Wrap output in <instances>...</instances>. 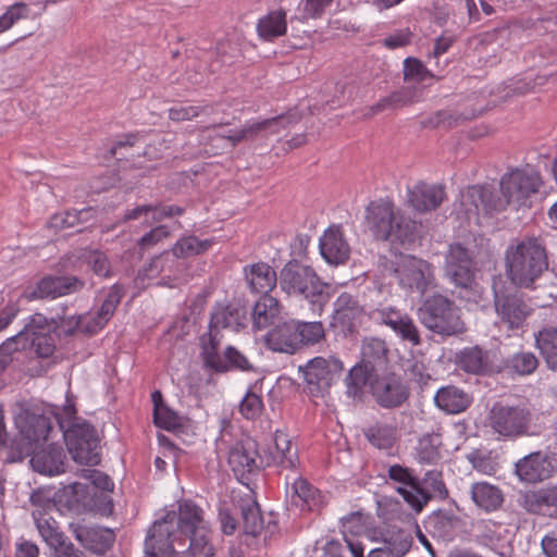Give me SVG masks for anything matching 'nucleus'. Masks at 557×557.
<instances>
[{"mask_svg": "<svg viewBox=\"0 0 557 557\" xmlns=\"http://www.w3.org/2000/svg\"><path fill=\"white\" fill-rule=\"evenodd\" d=\"M420 482L423 488H428V491L432 493L433 498L445 500L449 497V492L443 480V474L441 471H428Z\"/></svg>", "mask_w": 557, "mask_h": 557, "instance_id": "nucleus-58", "label": "nucleus"}, {"mask_svg": "<svg viewBox=\"0 0 557 557\" xmlns=\"http://www.w3.org/2000/svg\"><path fill=\"white\" fill-rule=\"evenodd\" d=\"M456 366L466 373L492 375L502 372L496 352L479 345L465 347L455 355Z\"/></svg>", "mask_w": 557, "mask_h": 557, "instance_id": "nucleus-19", "label": "nucleus"}, {"mask_svg": "<svg viewBox=\"0 0 557 557\" xmlns=\"http://www.w3.org/2000/svg\"><path fill=\"white\" fill-rule=\"evenodd\" d=\"M124 296V287L119 284H114L106 299L103 300L101 307L99 310L95 313L98 318H100L106 324L110 321L112 315L114 314V311L119 304L121 302V299Z\"/></svg>", "mask_w": 557, "mask_h": 557, "instance_id": "nucleus-55", "label": "nucleus"}, {"mask_svg": "<svg viewBox=\"0 0 557 557\" xmlns=\"http://www.w3.org/2000/svg\"><path fill=\"white\" fill-rule=\"evenodd\" d=\"M280 312L281 305L275 297L261 295L252 308L251 320L257 329H265L274 323Z\"/></svg>", "mask_w": 557, "mask_h": 557, "instance_id": "nucleus-38", "label": "nucleus"}, {"mask_svg": "<svg viewBox=\"0 0 557 557\" xmlns=\"http://www.w3.org/2000/svg\"><path fill=\"white\" fill-rule=\"evenodd\" d=\"M467 460L471 463L472 468L476 471L492 475L497 470V465L494 462L488 454H484L479 449H474L467 455Z\"/></svg>", "mask_w": 557, "mask_h": 557, "instance_id": "nucleus-64", "label": "nucleus"}, {"mask_svg": "<svg viewBox=\"0 0 557 557\" xmlns=\"http://www.w3.org/2000/svg\"><path fill=\"white\" fill-rule=\"evenodd\" d=\"M367 441L379 449H389L397 441V430L394 425L384 422H375L362 429Z\"/></svg>", "mask_w": 557, "mask_h": 557, "instance_id": "nucleus-43", "label": "nucleus"}, {"mask_svg": "<svg viewBox=\"0 0 557 557\" xmlns=\"http://www.w3.org/2000/svg\"><path fill=\"white\" fill-rule=\"evenodd\" d=\"M171 513L175 516L173 532L177 545L184 547L189 543V547L200 552L203 557H213L214 547L210 543V530L202 508L190 499H184L178 503L177 511H169L165 516Z\"/></svg>", "mask_w": 557, "mask_h": 557, "instance_id": "nucleus-4", "label": "nucleus"}, {"mask_svg": "<svg viewBox=\"0 0 557 557\" xmlns=\"http://www.w3.org/2000/svg\"><path fill=\"white\" fill-rule=\"evenodd\" d=\"M319 247L321 256L330 264H343L349 259L350 247L341 225H331L320 238Z\"/></svg>", "mask_w": 557, "mask_h": 557, "instance_id": "nucleus-24", "label": "nucleus"}, {"mask_svg": "<svg viewBox=\"0 0 557 557\" xmlns=\"http://www.w3.org/2000/svg\"><path fill=\"white\" fill-rule=\"evenodd\" d=\"M539 349L547 369L557 372V324H545L534 333Z\"/></svg>", "mask_w": 557, "mask_h": 557, "instance_id": "nucleus-33", "label": "nucleus"}, {"mask_svg": "<svg viewBox=\"0 0 557 557\" xmlns=\"http://www.w3.org/2000/svg\"><path fill=\"white\" fill-rule=\"evenodd\" d=\"M385 548L393 557H403L411 547V536L403 530L392 533L388 539H385Z\"/></svg>", "mask_w": 557, "mask_h": 557, "instance_id": "nucleus-60", "label": "nucleus"}, {"mask_svg": "<svg viewBox=\"0 0 557 557\" xmlns=\"http://www.w3.org/2000/svg\"><path fill=\"white\" fill-rule=\"evenodd\" d=\"M55 420L73 460L81 465L97 466L100 463V446L97 431L89 422L76 417L73 404L63 408V416L55 414Z\"/></svg>", "mask_w": 557, "mask_h": 557, "instance_id": "nucleus-3", "label": "nucleus"}, {"mask_svg": "<svg viewBox=\"0 0 557 557\" xmlns=\"http://www.w3.org/2000/svg\"><path fill=\"white\" fill-rule=\"evenodd\" d=\"M173 513L157 520L150 527L145 540V557H196L203 555L189 547L177 545L176 534L173 532Z\"/></svg>", "mask_w": 557, "mask_h": 557, "instance_id": "nucleus-8", "label": "nucleus"}, {"mask_svg": "<svg viewBox=\"0 0 557 557\" xmlns=\"http://www.w3.org/2000/svg\"><path fill=\"white\" fill-rule=\"evenodd\" d=\"M542 180L539 172L531 169H516L503 175L499 191L488 186H470L463 195V203L473 206L475 214H492L511 206L518 210L530 207V197L539 193Z\"/></svg>", "mask_w": 557, "mask_h": 557, "instance_id": "nucleus-1", "label": "nucleus"}, {"mask_svg": "<svg viewBox=\"0 0 557 557\" xmlns=\"http://www.w3.org/2000/svg\"><path fill=\"white\" fill-rule=\"evenodd\" d=\"M297 331L294 319L275 324L265 335L267 348L276 352L295 354L300 349Z\"/></svg>", "mask_w": 557, "mask_h": 557, "instance_id": "nucleus-25", "label": "nucleus"}, {"mask_svg": "<svg viewBox=\"0 0 557 557\" xmlns=\"http://www.w3.org/2000/svg\"><path fill=\"white\" fill-rule=\"evenodd\" d=\"M228 465L238 481L248 486L250 481L271 462L259 455L256 441L246 438L231 448Z\"/></svg>", "mask_w": 557, "mask_h": 557, "instance_id": "nucleus-14", "label": "nucleus"}, {"mask_svg": "<svg viewBox=\"0 0 557 557\" xmlns=\"http://www.w3.org/2000/svg\"><path fill=\"white\" fill-rule=\"evenodd\" d=\"M65 461L66 454L63 447L58 444H49L34 453L29 462L34 471L53 476L65 472Z\"/></svg>", "mask_w": 557, "mask_h": 557, "instance_id": "nucleus-27", "label": "nucleus"}, {"mask_svg": "<svg viewBox=\"0 0 557 557\" xmlns=\"http://www.w3.org/2000/svg\"><path fill=\"white\" fill-rule=\"evenodd\" d=\"M396 492L403 496L404 500L417 513L421 512L423 508L433 499L432 493L428 488H423L420 480L414 486L397 487Z\"/></svg>", "mask_w": 557, "mask_h": 557, "instance_id": "nucleus-49", "label": "nucleus"}, {"mask_svg": "<svg viewBox=\"0 0 557 557\" xmlns=\"http://www.w3.org/2000/svg\"><path fill=\"white\" fill-rule=\"evenodd\" d=\"M66 307L62 308V311L65 312ZM55 326L54 332L60 331V335L64 336H73L77 332H81V325L83 323V314H74L71 317H66L64 313L58 314L54 317Z\"/></svg>", "mask_w": 557, "mask_h": 557, "instance_id": "nucleus-61", "label": "nucleus"}, {"mask_svg": "<svg viewBox=\"0 0 557 557\" xmlns=\"http://www.w3.org/2000/svg\"><path fill=\"white\" fill-rule=\"evenodd\" d=\"M213 245V239H199L195 235L183 236L172 247L171 251H164L160 256L153 258L149 263L148 272L149 275L154 273H169V275L178 271L183 263L180 261L181 258H190L199 256L208 251Z\"/></svg>", "mask_w": 557, "mask_h": 557, "instance_id": "nucleus-12", "label": "nucleus"}, {"mask_svg": "<svg viewBox=\"0 0 557 557\" xmlns=\"http://www.w3.org/2000/svg\"><path fill=\"white\" fill-rule=\"evenodd\" d=\"M522 507L530 513H541L544 508L553 507L557 509V485H549L525 493Z\"/></svg>", "mask_w": 557, "mask_h": 557, "instance_id": "nucleus-40", "label": "nucleus"}, {"mask_svg": "<svg viewBox=\"0 0 557 557\" xmlns=\"http://www.w3.org/2000/svg\"><path fill=\"white\" fill-rule=\"evenodd\" d=\"M389 349L386 342L379 337L364 338L361 345V361L370 371L384 370L388 364Z\"/></svg>", "mask_w": 557, "mask_h": 557, "instance_id": "nucleus-31", "label": "nucleus"}, {"mask_svg": "<svg viewBox=\"0 0 557 557\" xmlns=\"http://www.w3.org/2000/svg\"><path fill=\"white\" fill-rule=\"evenodd\" d=\"M371 395L384 409L403 406L409 398L410 389L401 376L395 372L377 373L371 382Z\"/></svg>", "mask_w": 557, "mask_h": 557, "instance_id": "nucleus-15", "label": "nucleus"}, {"mask_svg": "<svg viewBox=\"0 0 557 557\" xmlns=\"http://www.w3.org/2000/svg\"><path fill=\"white\" fill-rule=\"evenodd\" d=\"M327 500L308 480L299 476L292 484L290 504L301 511H319Z\"/></svg>", "mask_w": 557, "mask_h": 557, "instance_id": "nucleus-28", "label": "nucleus"}, {"mask_svg": "<svg viewBox=\"0 0 557 557\" xmlns=\"http://www.w3.org/2000/svg\"><path fill=\"white\" fill-rule=\"evenodd\" d=\"M153 422L158 428L173 431L182 426V419L173 409L168 405L154 410Z\"/></svg>", "mask_w": 557, "mask_h": 557, "instance_id": "nucleus-62", "label": "nucleus"}, {"mask_svg": "<svg viewBox=\"0 0 557 557\" xmlns=\"http://www.w3.org/2000/svg\"><path fill=\"white\" fill-rule=\"evenodd\" d=\"M376 374L377 371H370L360 362L354 366L345 377L346 395L349 398L361 400L364 386L368 385L371 391V382Z\"/></svg>", "mask_w": 557, "mask_h": 557, "instance_id": "nucleus-37", "label": "nucleus"}, {"mask_svg": "<svg viewBox=\"0 0 557 557\" xmlns=\"http://www.w3.org/2000/svg\"><path fill=\"white\" fill-rule=\"evenodd\" d=\"M404 79L408 83H422L433 77L422 61L417 58L408 57L404 61Z\"/></svg>", "mask_w": 557, "mask_h": 557, "instance_id": "nucleus-56", "label": "nucleus"}, {"mask_svg": "<svg viewBox=\"0 0 557 557\" xmlns=\"http://www.w3.org/2000/svg\"><path fill=\"white\" fill-rule=\"evenodd\" d=\"M298 329L299 348L319 343L325 336V330L321 322H305L296 320Z\"/></svg>", "mask_w": 557, "mask_h": 557, "instance_id": "nucleus-51", "label": "nucleus"}, {"mask_svg": "<svg viewBox=\"0 0 557 557\" xmlns=\"http://www.w3.org/2000/svg\"><path fill=\"white\" fill-rule=\"evenodd\" d=\"M420 227V223L398 211L392 225L391 238L387 242L401 245L412 244L419 237Z\"/></svg>", "mask_w": 557, "mask_h": 557, "instance_id": "nucleus-41", "label": "nucleus"}, {"mask_svg": "<svg viewBox=\"0 0 557 557\" xmlns=\"http://www.w3.org/2000/svg\"><path fill=\"white\" fill-rule=\"evenodd\" d=\"M264 409L262 396L249 388L239 403L238 411L246 420L258 419Z\"/></svg>", "mask_w": 557, "mask_h": 557, "instance_id": "nucleus-52", "label": "nucleus"}, {"mask_svg": "<svg viewBox=\"0 0 557 557\" xmlns=\"http://www.w3.org/2000/svg\"><path fill=\"white\" fill-rule=\"evenodd\" d=\"M54 318L48 319L42 313H34L25 323L24 327L17 333V337L29 338L37 335H45L54 332Z\"/></svg>", "mask_w": 557, "mask_h": 557, "instance_id": "nucleus-50", "label": "nucleus"}, {"mask_svg": "<svg viewBox=\"0 0 557 557\" xmlns=\"http://www.w3.org/2000/svg\"><path fill=\"white\" fill-rule=\"evenodd\" d=\"M69 529L85 549L98 556L110 550L115 542V533L109 528L72 522Z\"/></svg>", "mask_w": 557, "mask_h": 557, "instance_id": "nucleus-21", "label": "nucleus"}, {"mask_svg": "<svg viewBox=\"0 0 557 557\" xmlns=\"http://www.w3.org/2000/svg\"><path fill=\"white\" fill-rule=\"evenodd\" d=\"M414 101L416 89L411 87H403L380 99V101L373 104L370 110L372 114H377L384 110H396L404 108L413 103Z\"/></svg>", "mask_w": 557, "mask_h": 557, "instance_id": "nucleus-48", "label": "nucleus"}, {"mask_svg": "<svg viewBox=\"0 0 557 557\" xmlns=\"http://www.w3.org/2000/svg\"><path fill=\"white\" fill-rule=\"evenodd\" d=\"M397 212L394 203L388 200L380 199L369 203L366 209V221L376 240L387 242L391 238V230Z\"/></svg>", "mask_w": 557, "mask_h": 557, "instance_id": "nucleus-23", "label": "nucleus"}, {"mask_svg": "<svg viewBox=\"0 0 557 557\" xmlns=\"http://www.w3.org/2000/svg\"><path fill=\"white\" fill-rule=\"evenodd\" d=\"M220 329L211 326V323H209V331L203 334L200 338L201 344V359L203 367L208 370L211 368H216V364L214 366L215 361L220 358L219 354V347L221 344V334Z\"/></svg>", "mask_w": 557, "mask_h": 557, "instance_id": "nucleus-47", "label": "nucleus"}, {"mask_svg": "<svg viewBox=\"0 0 557 557\" xmlns=\"http://www.w3.org/2000/svg\"><path fill=\"white\" fill-rule=\"evenodd\" d=\"M418 318L422 325L443 337L456 336L466 331L456 302L441 293L426 297L418 308Z\"/></svg>", "mask_w": 557, "mask_h": 557, "instance_id": "nucleus-6", "label": "nucleus"}, {"mask_svg": "<svg viewBox=\"0 0 557 557\" xmlns=\"http://www.w3.org/2000/svg\"><path fill=\"white\" fill-rule=\"evenodd\" d=\"M539 364V358L531 351H519L506 359H499L502 372L520 376L532 374Z\"/></svg>", "mask_w": 557, "mask_h": 557, "instance_id": "nucleus-39", "label": "nucleus"}, {"mask_svg": "<svg viewBox=\"0 0 557 557\" xmlns=\"http://www.w3.org/2000/svg\"><path fill=\"white\" fill-rule=\"evenodd\" d=\"M211 326L239 331L247 325V310L238 305L228 304L214 308L210 317Z\"/></svg>", "mask_w": 557, "mask_h": 557, "instance_id": "nucleus-32", "label": "nucleus"}, {"mask_svg": "<svg viewBox=\"0 0 557 557\" xmlns=\"http://www.w3.org/2000/svg\"><path fill=\"white\" fill-rule=\"evenodd\" d=\"M278 284L288 295L302 296L312 305L313 311H321L330 299L327 284L315 271L296 260L288 261L280 272Z\"/></svg>", "mask_w": 557, "mask_h": 557, "instance_id": "nucleus-5", "label": "nucleus"}, {"mask_svg": "<svg viewBox=\"0 0 557 557\" xmlns=\"http://www.w3.org/2000/svg\"><path fill=\"white\" fill-rule=\"evenodd\" d=\"M86 283L74 275H46L34 287H27L22 297L28 301L36 299H55L58 297L79 293Z\"/></svg>", "mask_w": 557, "mask_h": 557, "instance_id": "nucleus-17", "label": "nucleus"}, {"mask_svg": "<svg viewBox=\"0 0 557 557\" xmlns=\"http://www.w3.org/2000/svg\"><path fill=\"white\" fill-rule=\"evenodd\" d=\"M506 274L520 288H532L534 282L548 269V252L545 239L525 236L511 243L505 251Z\"/></svg>", "mask_w": 557, "mask_h": 557, "instance_id": "nucleus-2", "label": "nucleus"}, {"mask_svg": "<svg viewBox=\"0 0 557 557\" xmlns=\"http://www.w3.org/2000/svg\"><path fill=\"white\" fill-rule=\"evenodd\" d=\"M21 435L29 443L46 441L52 429L51 418L46 414L26 413L18 422Z\"/></svg>", "mask_w": 557, "mask_h": 557, "instance_id": "nucleus-35", "label": "nucleus"}, {"mask_svg": "<svg viewBox=\"0 0 557 557\" xmlns=\"http://www.w3.org/2000/svg\"><path fill=\"white\" fill-rule=\"evenodd\" d=\"M494 308L498 327L513 333L523 332L527 320L533 313L531 304L518 290L494 288Z\"/></svg>", "mask_w": 557, "mask_h": 557, "instance_id": "nucleus-9", "label": "nucleus"}, {"mask_svg": "<svg viewBox=\"0 0 557 557\" xmlns=\"http://www.w3.org/2000/svg\"><path fill=\"white\" fill-rule=\"evenodd\" d=\"M210 371L214 373H226L228 371H250L252 366L249 360L239 350L233 346H227L224 350L223 356H220L214 366Z\"/></svg>", "mask_w": 557, "mask_h": 557, "instance_id": "nucleus-46", "label": "nucleus"}, {"mask_svg": "<svg viewBox=\"0 0 557 557\" xmlns=\"http://www.w3.org/2000/svg\"><path fill=\"white\" fill-rule=\"evenodd\" d=\"M244 272L250 289L261 295H269L278 282L276 272L265 262L247 265Z\"/></svg>", "mask_w": 557, "mask_h": 557, "instance_id": "nucleus-30", "label": "nucleus"}, {"mask_svg": "<svg viewBox=\"0 0 557 557\" xmlns=\"http://www.w3.org/2000/svg\"><path fill=\"white\" fill-rule=\"evenodd\" d=\"M306 382L308 393L313 397H322L344 371L343 362L336 357H315L299 367Z\"/></svg>", "mask_w": 557, "mask_h": 557, "instance_id": "nucleus-13", "label": "nucleus"}, {"mask_svg": "<svg viewBox=\"0 0 557 557\" xmlns=\"http://www.w3.org/2000/svg\"><path fill=\"white\" fill-rule=\"evenodd\" d=\"M299 116L297 114H281L263 121L246 124L242 129L245 134L246 140L255 139L261 132L271 131L277 133L280 127H287L290 124L297 123Z\"/></svg>", "mask_w": 557, "mask_h": 557, "instance_id": "nucleus-42", "label": "nucleus"}, {"mask_svg": "<svg viewBox=\"0 0 557 557\" xmlns=\"http://www.w3.org/2000/svg\"><path fill=\"white\" fill-rule=\"evenodd\" d=\"M257 30L264 40H273L284 35L286 32V13L282 10L270 12L259 20Z\"/></svg>", "mask_w": 557, "mask_h": 557, "instance_id": "nucleus-45", "label": "nucleus"}, {"mask_svg": "<svg viewBox=\"0 0 557 557\" xmlns=\"http://www.w3.org/2000/svg\"><path fill=\"white\" fill-rule=\"evenodd\" d=\"M28 347L38 358H49L55 350V339L51 333L33 336L29 338Z\"/></svg>", "mask_w": 557, "mask_h": 557, "instance_id": "nucleus-63", "label": "nucleus"}, {"mask_svg": "<svg viewBox=\"0 0 557 557\" xmlns=\"http://www.w3.org/2000/svg\"><path fill=\"white\" fill-rule=\"evenodd\" d=\"M214 112V106H184L176 104L169 109V119L174 122L190 121L200 114H212Z\"/></svg>", "mask_w": 557, "mask_h": 557, "instance_id": "nucleus-53", "label": "nucleus"}, {"mask_svg": "<svg viewBox=\"0 0 557 557\" xmlns=\"http://www.w3.org/2000/svg\"><path fill=\"white\" fill-rule=\"evenodd\" d=\"M443 445L442 434L431 432L423 434L417 445V457L419 462L435 465L442 459L441 447Z\"/></svg>", "mask_w": 557, "mask_h": 557, "instance_id": "nucleus-44", "label": "nucleus"}, {"mask_svg": "<svg viewBox=\"0 0 557 557\" xmlns=\"http://www.w3.org/2000/svg\"><path fill=\"white\" fill-rule=\"evenodd\" d=\"M532 412L525 406L495 403L487 414V426L498 440L530 436Z\"/></svg>", "mask_w": 557, "mask_h": 557, "instance_id": "nucleus-7", "label": "nucleus"}, {"mask_svg": "<svg viewBox=\"0 0 557 557\" xmlns=\"http://www.w3.org/2000/svg\"><path fill=\"white\" fill-rule=\"evenodd\" d=\"M557 470V455L550 450L533 451L515 465V473L520 481L539 483L549 479Z\"/></svg>", "mask_w": 557, "mask_h": 557, "instance_id": "nucleus-18", "label": "nucleus"}, {"mask_svg": "<svg viewBox=\"0 0 557 557\" xmlns=\"http://www.w3.org/2000/svg\"><path fill=\"white\" fill-rule=\"evenodd\" d=\"M91 208H84L82 210H67L63 213L53 214L48 221V227L54 231H61L74 227L81 224L82 215L89 214Z\"/></svg>", "mask_w": 557, "mask_h": 557, "instance_id": "nucleus-54", "label": "nucleus"}, {"mask_svg": "<svg viewBox=\"0 0 557 557\" xmlns=\"http://www.w3.org/2000/svg\"><path fill=\"white\" fill-rule=\"evenodd\" d=\"M370 318L376 323L388 326L401 341L417 347L422 344L420 331L413 319L393 306L380 305L373 308Z\"/></svg>", "mask_w": 557, "mask_h": 557, "instance_id": "nucleus-16", "label": "nucleus"}, {"mask_svg": "<svg viewBox=\"0 0 557 557\" xmlns=\"http://www.w3.org/2000/svg\"><path fill=\"white\" fill-rule=\"evenodd\" d=\"M239 511L243 520V532L245 535L257 537L264 534V541L272 540L280 533L276 515L270 512L264 520L259 504L251 498L239 502Z\"/></svg>", "mask_w": 557, "mask_h": 557, "instance_id": "nucleus-20", "label": "nucleus"}, {"mask_svg": "<svg viewBox=\"0 0 557 557\" xmlns=\"http://www.w3.org/2000/svg\"><path fill=\"white\" fill-rule=\"evenodd\" d=\"M434 401L442 411L448 414H458L471 406L473 397L458 386L447 385L436 392Z\"/></svg>", "mask_w": 557, "mask_h": 557, "instance_id": "nucleus-29", "label": "nucleus"}, {"mask_svg": "<svg viewBox=\"0 0 557 557\" xmlns=\"http://www.w3.org/2000/svg\"><path fill=\"white\" fill-rule=\"evenodd\" d=\"M398 284L411 292L424 295L436 287L433 265L413 256H401L394 268Z\"/></svg>", "mask_w": 557, "mask_h": 557, "instance_id": "nucleus-11", "label": "nucleus"}, {"mask_svg": "<svg viewBox=\"0 0 557 557\" xmlns=\"http://www.w3.org/2000/svg\"><path fill=\"white\" fill-rule=\"evenodd\" d=\"M66 261L71 264L82 261L90 267L92 272L101 277H109L111 275V263L107 255L98 249L91 250L81 248L66 255Z\"/></svg>", "mask_w": 557, "mask_h": 557, "instance_id": "nucleus-36", "label": "nucleus"}, {"mask_svg": "<svg viewBox=\"0 0 557 557\" xmlns=\"http://www.w3.org/2000/svg\"><path fill=\"white\" fill-rule=\"evenodd\" d=\"M275 448L276 453L272 456V461L274 463L280 465L285 469H295L298 462L297 451L292 450V444L288 440H283V443L280 442V437H275Z\"/></svg>", "mask_w": 557, "mask_h": 557, "instance_id": "nucleus-57", "label": "nucleus"}, {"mask_svg": "<svg viewBox=\"0 0 557 557\" xmlns=\"http://www.w3.org/2000/svg\"><path fill=\"white\" fill-rule=\"evenodd\" d=\"M35 523L40 536L49 546L53 547L60 544V541L64 539L63 533L59 531L53 518H36Z\"/></svg>", "mask_w": 557, "mask_h": 557, "instance_id": "nucleus-59", "label": "nucleus"}, {"mask_svg": "<svg viewBox=\"0 0 557 557\" xmlns=\"http://www.w3.org/2000/svg\"><path fill=\"white\" fill-rule=\"evenodd\" d=\"M444 186L418 182L408 189V202L418 212H428L438 208L445 199Z\"/></svg>", "mask_w": 557, "mask_h": 557, "instance_id": "nucleus-26", "label": "nucleus"}, {"mask_svg": "<svg viewBox=\"0 0 557 557\" xmlns=\"http://www.w3.org/2000/svg\"><path fill=\"white\" fill-rule=\"evenodd\" d=\"M423 525L431 536L448 543L458 536L465 525V521L451 509L438 508L425 518Z\"/></svg>", "mask_w": 557, "mask_h": 557, "instance_id": "nucleus-22", "label": "nucleus"}, {"mask_svg": "<svg viewBox=\"0 0 557 557\" xmlns=\"http://www.w3.org/2000/svg\"><path fill=\"white\" fill-rule=\"evenodd\" d=\"M444 272L455 287L467 294L476 293L474 257L472 251L460 243L449 245L445 255Z\"/></svg>", "mask_w": 557, "mask_h": 557, "instance_id": "nucleus-10", "label": "nucleus"}, {"mask_svg": "<svg viewBox=\"0 0 557 557\" xmlns=\"http://www.w3.org/2000/svg\"><path fill=\"white\" fill-rule=\"evenodd\" d=\"M471 499L475 506L486 512L498 510L504 503L502 490L487 482H475L470 488Z\"/></svg>", "mask_w": 557, "mask_h": 557, "instance_id": "nucleus-34", "label": "nucleus"}]
</instances>
